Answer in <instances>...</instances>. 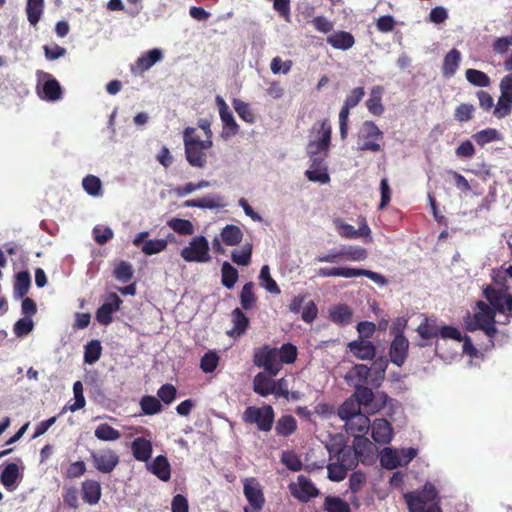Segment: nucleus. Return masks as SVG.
<instances>
[{
  "instance_id": "a211bd4d",
  "label": "nucleus",
  "mask_w": 512,
  "mask_h": 512,
  "mask_svg": "<svg viewBox=\"0 0 512 512\" xmlns=\"http://www.w3.org/2000/svg\"><path fill=\"white\" fill-rule=\"evenodd\" d=\"M95 468L102 473H110L119 463V456L113 450H104L91 455Z\"/></svg>"
},
{
  "instance_id": "72a5a7b5",
  "label": "nucleus",
  "mask_w": 512,
  "mask_h": 512,
  "mask_svg": "<svg viewBox=\"0 0 512 512\" xmlns=\"http://www.w3.org/2000/svg\"><path fill=\"white\" fill-rule=\"evenodd\" d=\"M221 239L228 246H234L241 242L243 233L236 225H226L221 231Z\"/></svg>"
},
{
  "instance_id": "7c9ffc66",
  "label": "nucleus",
  "mask_w": 512,
  "mask_h": 512,
  "mask_svg": "<svg viewBox=\"0 0 512 512\" xmlns=\"http://www.w3.org/2000/svg\"><path fill=\"white\" fill-rule=\"evenodd\" d=\"M253 389L255 393L266 397L275 391V381L270 379L264 373H258L253 380Z\"/></svg>"
},
{
  "instance_id": "e433bc0d",
  "label": "nucleus",
  "mask_w": 512,
  "mask_h": 512,
  "mask_svg": "<svg viewBox=\"0 0 512 512\" xmlns=\"http://www.w3.org/2000/svg\"><path fill=\"white\" fill-rule=\"evenodd\" d=\"M362 413L359 403L351 396L338 409V415L343 421Z\"/></svg>"
},
{
  "instance_id": "412c9836",
  "label": "nucleus",
  "mask_w": 512,
  "mask_h": 512,
  "mask_svg": "<svg viewBox=\"0 0 512 512\" xmlns=\"http://www.w3.org/2000/svg\"><path fill=\"white\" fill-rule=\"evenodd\" d=\"M371 436L376 443L388 444L393 437V428L391 424L383 418L375 419L371 425Z\"/></svg>"
},
{
  "instance_id": "864d4df0",
  "label": "nucleus",
  "mask_w": 512,
  "mask_h": 512,
  "mask_svg": "<svg viewBox=\"0 0 512 512\" xmlns=\"http://www.w3.org/2000/svg\"><path fill=\"white\" fill-rule=\"evenodd\" d=\"M319 277H344L352 278V268L350 267H323L317 272Z\"/></svg>"
},
{
  "instance_id": "37998d69",
  "label": "nucleus",
  "mask_w": 512,
  "mask_h": 512,
  "mask_svg": "<svg viewBox=\"0 0 512 512\" xmlns=\"http://www.w3.org/2000/svg\"><path fill=\"white\" fill-rule=\"evenodd\" d=\"M259 280L261 286L272 294H280V288L278 287L275 280L270 275V268L268 265L262 266L259 274Z\"/></svg>"
},
{
  "instance_id": "aec40b11",
  "label": "nucleus",
  "mask_w": 512,
  "mask_h": 512,
  "mask_svg": "<svg viewBox=\"0 0 512 512\" xmlns=\"http://www.w3.org/2000/svg\"><path fill=\"white\" fill-rule=\"evenodd\" d=\"M483 294H484L485 298L487 299L490 308L495 313H499V314L506 313V307H507L510 295L506 294L503 291L497 290L492 286H487L484 289Z\"/></svg>"
},
{
  "instance_id": "13d9d810",
  "label": "nucleus",
  "mask_w": 512,
  "mask_h": 512,
  "mask_svg": "<svg viewBox=\"0 0 512 512\" xmlns=\"http://www.w3.org/2000/svg\"><path fill=\"white\" fill-rule=\"evenodd\" d=\"M466 79L471 84L478 87H487L490 84V78L484 72L476 69L466 70Z\"/></svg>"
},
{
  "instance_id": "ea45409f",
  "label": "nucleus",
  "mask_w": 512,
  "mask_h": 512,
  "mask_svg": "<svg viewBox=\"0 0 512 512\" xmlns=\"http://www.w3.org/2000/svg\"><path fill=\"white\" fill-rule=\"evenodd\" d=\"M82 187L84 191L92 197L102 196V182L100 178L94 175H87L82 180Z\"/></svg>"
},
{
  "instance_id": "20e7f679",
  "label": "nucleus",
  "mask_w": 512,
  "mask_h": 512,
  "mask_svg": "<svg viewBox=\"0 0 512 512\" xmlns=\"http://www.w3.org/2000/svg\"><path fill=\"white\" fill-rule=\"evenodd\" d=\"M180 256L188 263L210 262V246L207 238L203 235L192 237L188 244L181 249Z\"/></svg>"
},
{
  "instance_id": "c03bdc74",
  "label": "nucleus",
  "mask_w": 512,
  "mask_h": 512,
  "mask_svg": "<svg viewBox=\"0 0 512 512\" xmlns=\"http://www.w3.org/2000/svg\"><path fill=\"white\" fill-rule=\"evenodd\" d=\"M221 282L227 289H232L238 280V271L230 263L224 262L221 268Z\"/></svg>"
},
{
  "instance_id": "f03ea898",
  "label": "nucleus",
  "mask_w": 512,
  "mask_h": 512,
  "mask_svg": "<svg viewBox=\"0 0 512 512\" xmlns=\"http://www.w3.org/2000/svg\"><path fill=\"white\" fill-rule=\"evenodd\" d=\"M495 316L496 313L487 303L478 301L474 313H467L464 318L466 329L471 332L478 329L482 330L492 339L497 333Z\"/></svg>"
},
{
  "instance_id": "5701e85b",
  "label": "nucleus",
  "mask_w": 512,
  "mask_h": 512,
  "mask_svg": "<svg viewBox=\"0 0 512 512\" xmlns=\"http://www.w3.org/2000/svg\"><path fill=\"white\" fill-rule=\"evenodd\" d=\"M348 347L360 360H371L376 354V347L370 340L357 339L350 342Z\"/></svg>"
},
{
  "instance_id": "1a4fd4ad",
  "label": "nucleus",
  "mask_w": 512,
  "mask_h": 512,
  "mask_svg": "<svg viewBox=\"0 0 512 512\" xmlns=\"http://www.w3.org/2000/svg\"><path fill=\"white\" fill-rule=\"evenodd\" d=\"M37 77V90L42 99L55 102L62 98V88L59 82L51 74L38 71Z\"/></svg>"
},
{
  "instance_id": "49530a36",
  "label": "nucleus",
  "mask_w": 512,
  "mask_h": 512,
  "mask_svg": "<svg viewBox=\"0 0 512 512\" xmlns=\"http://www.w3.org/2000/svg\"><path fill=\"white\" fill-rule=\"evenodd\" d=\"M352 317L351 309L346 305H337L330 309V318L337 324H348Z\"/></svg>"
},
{
  "instance_id": "b1692460",
  "label": "nucleus",
  "mask_w": 512,
  "mask_h": 512,
  "mask_svg": "<svg viewBox=\"0 0 512 512\" xmlns=\"http://www.w3.org/2000/svg\"><path fill=\"white\" fill-rule=\"evenodd\" d=\"M131 451L137 461L147 463L153 451L151 440L145 437L135 438L131 443Z\"/></svg>"
},
{
  "instance_id": "c9c22d12",
  "label": "nucleus",
  "mask_w": 512,
  "mask_h": 512,
  "mask_svg": "<svg viewBox=\"0 0 512 512\" xmlns=\"http://www.w3.org/2000/svg\"><path fill=\"white\" fill-rule=\"evenodd\" d=\"M297 428V421L291 415H284L280 417L276 423L275 430L280 436H289L295 432Z\"/></svg>"
},
{
  "instance_id": "f3484780",
  "label": "nucleus",
  "mask_w": 512,
  "mask_h": 512,
  "mask_svg": "<svg viewBox=\"0 0 512 512\" xmlns=\"http://www.w3.org/2000/svg\"><path fill=\"white\" fill-rule=\"evenodd\" d=\"M408 348L409 341L405 335L394 336L389 348L391 362L401 367L407 359Z\"/></svg>"
},
{
  "instance_id": "5fc2aeb1",
  "label": "nucleus",
  "mask_w": 512,
  "mask_h": 512,
  "mask_svg": "<svg viewBox=\"0 0 512 512\" xmlns=\"http://www.w3.org/2000/svg\"><path fill=\"white\" fill-rule=\"evenodd\" d=\"M198 200L201 209H219L226 206L224 198L219 194H208Z\"/></svg>"
},
{
  "instance_id": "f257e3e1",
  "label": "nucleus",
  "mask_w": 512,
  "mask_h": 512,
  "mask_svg": "<svg viewBox=\"0 0 512 512\" xmlns=\"http://www.w3.org/2000/svg\"><path fill=\"white\" fill-rule=\"evenodd\" d=\"M183 143L187 162L195 168L202 169L207 164V151L212 147V140H202L194 127L183 131Z\"/></svg>"
},
{
  "instance_id": "2eb2a0df",
  "label": "nucleus",
  "mask_w": 512,
  "mask_h": 512,
  "mask_svg": "<svg viewBox=\"0 0 512 512\" xmlns=\"http://www.w3.org/2000/svg\"><path fill=\"white\" fill-rule=\"evenodd\" d=\"M216 102L219 107L220 119L223 123L221 137L224 139L231 138L238 133L239 126L236 123L232 113L229 111L226 102L220 96L216 97Z\"/></svg>"
},
{
  "instance_id": "6ab92c4d",
  "label": "nucleus",
  "mask_w": 512,
  "mask_h": 512,
  "mask_svg": "<svg viewBox=\"0 0 512 512\" xmlns=\"http://www.w3.org/2000/svg\"><path fill=\"white\" fill-rule=\"evenodd\" d=\"M163 53L159 48L151 49L139 56L135 64L131 67V72L140 75L149 70L157 62L161 61Z\"/></svg>"
},
{
  "instance_id": "39448f33",
  "label": "nucleus",
  "mask_w": 512,
  "mask_h": 512,
  "mask_svg": "<svg viewBox=\"0 0 512 512\" xmlns=\"http://www.w3.org/2000/svg\"><path fill=\"white\" fill-rule=\"evenodd\" d=\"M355 392L352 397L359 403L360 408L363 407L367 413L375 414L379 412L388 401V396L383 392L376 394L373 391L358 383H353Z\"/></svg>"
},
{
  "instance_id": "c85d7f7f",
  "label": "nucleus",
  "mask_w": 512,
  "mask_h": 512,
  "mask_svg": "<svg viewBox=\"0 0 512 512\" xmlns=\"http://www.w3.org/2000/svg\"><path fill=\"white\" fill-rule=\"evenodd\" d=\"M383 92L384 88L382 86H374L371 89L370 98L366 102L368 111L375 116H380L384 112V107L381 102Z\"/></svg>"
},
{
  "instance_id": "052dcab7",
  "label": "nucleus",
  "mask_w": 512,
  "mask_h": 512,
  "mask_svg": "<svg viewBox=\"0 0 512 512\" xmlns=\"http://www.w3.org/2000/svg\"><path fill=\"white\" fill-rule=\"evenodd\" d=\"M233 108L239 115L241 119H243L247 123H254L255 117L248 103L240 100L234 99Z\"/></svg>"
},
{
  "instance_id": "cd10ccee",
  "label": "nucleus",
  "mask_w": 512,
  "mask_h": 512,
  "mask_svg": "<svg viewBox=\"0 0 512 512\" xmlns=\"http://www.w3.org/2000/svg\"><path fill=\"white\" fill-rule=\"evenodd\" d=\"M82 498L89 505H95L101 498V485L95 480H86L82 483Z\"/></svg>"
},
{
  "instance_id": "ddd939ff",
  "label": "nucleus",
  "mask_w": 512,
  "mask_h": 512,
  "mask_svg": "<svg viewBox=\"0 0 512 512\" xmlns=\"http://www.w3.org/2000/svg\"><path fill=\"white\" fill-rule=\"evenodd\" d=\"M310 165L305 172V176L311 182L319 184H328L330 182V176L328 173V167L326 165V157L321 155H308Z\"/></svg>"
},
{
  "instance_id": "393cba45",
  "label": "nucleus",
  "mask_w": 512,
  "mask_h": 512,
  "mask_svg": "<svg viewBox=\"0 0 512 512\" xmlns=\"http://www.w3.org/2000/svg\"><path fill=\"white\" fill-rule=\"evenodd\" d=\"M409 495H414L423 502V510L427 509L432 503H438V491L435 486L427 482L421 491H414L404 494V499L409 506Z\"/></svg>"
},
{
  "instance_id": "4d7b16f0",
  "label": "nucleus",
  "mask_w": 512,
  "mask_h": 512,
  "mask_svg": "<svg viewBox=\"0 0 512 512\" xmlns=\"http://www.w3.org/2000/svg\"><path fill=\"white\" fill-rule=\"evenodd\" d=\"M512 111V99L500 95L494 107L493 114L496 118L502 119L508 116Z\"/></svg>"
},
{
  "instance_id": "0eeeda50",
  "label": "nucleus",
  "mask_w": 512,
  "mask_h": 512,
  "mask_svg": "<svg viewBox=\"0 0 512 512\" xmlns=\"http://www.w3.org/2000/svg\"><path fill=\"white\" fill-rule=\"evenodd\" d=\"M383 139V132L372 121L363 122L358 133L359 149L362 151L379 152L380 142Z\"/></svg>"
},
{
  "instance_id": "09e8293b",
  "label": "nucleus",
  "mask_w": 512,
  "mask_h": 512,
  "mask_svg": "<svg viewBox=\"0 0 512 512\" xmlns=\"http://www.w3.org/2000/svg\"><path fill=\"white\" fill-rule=\"evenodd\" d=\"M95 437L102 441H116L121 437L118 430L104 423L96 427L94 431Z\"/></svg>"
},
{
  "instance_id": "a878e982",
  "label": "nucleus",
  "mask_w": 512,
  "mask_h": 512,
  "mask_svg": "<svg viewBox=\"0 0 512 512\" xmlns=\"http://www.w3.org/2000/svg\"><path fill=\"white\" fill-rule=\"evenodd\" d=\"M20 478L19 467L15 463H9L0 474V482L8 491L18 487Z\"/></svg>"
},
{
  "instance_id": "f704fd0d",
  "label": "nucleus",
  "mask_w": 512,
  "mask_h": 512,
  "mask_svg": "<svg viewBox=\"0 0 512 512\" xmlns=\"http://www.w3.org/2000/svg\"><path fill=\"white\" fill-rule=\"evenodd\" d=\"M44 10V0H27L26 13L27 19L32 26H35Z\"/></svg>"
},
{
  "instance_id": "bf43d9fd",
  "label": "nucleus",
  "mask_w": 512,
  "mask_h": 512,
  "mask_svg": "<svg viewBox=\"0 0 512 512\" xmlns=\"http://www.w3.org/2000/svg\"><path fill=\"white\" fill-rule=\"evenodd\" d=\"M101 356V345L97 340L89 342L85 346L84 361L87 364H94Z\"/></svg>"
},
{
  "instance_id": "2f4dec72",
  "label": "nucleus",
  "mask_w": 512,
  "mask_h": 512,
  "mask_svg": "<svg viewBox=\"0 0 512 512\" xmlns=\"http://www.w3.org/2000/svg\"><path fill=\"white\" fill-rule=\"evenodd\" d=\"M359 460V456L350 447H343L337 451V462L346 470L353 469Z\"/></svg>"
},
{
  "instance_id": "473e14b6",
  "label": "nucleus",
  "mask_w": 512,
  "mask_h": 512,
  "mask_svg": "<svg viewBox=\"0 0 512 512\" xmlns=\"http://www.w3.org/2000/svg\"><path fill=\"white\" fill-rule=\"evenodd\" d=\"M370 374V368L364 364L355 365L351 371L346 375L345 379L349 385L353 386V383L362 385Z\"/></svg>"
},
{
  "instance_id": "4c0bfd02",
  "label": "nucleus",
  "mask_w": 512,
  "mask_h": 512,
  "mask_svg": "<svg viewBox=\"0 0 512 512\" xmlns=\"http://www.w3.org/2000/svg\"><path fill=\"white\" fill-rule=\"evenodd\" d=\"M232 322L234 326L229 335L240 336L246 331L249 320L239 308H235L232 311Z\"/></svg>"
},
{
  "instance_id": "69168bd1",
  "label": "nucleus",
  "mask_w": 512,
  "mask_h": 512,
  "mask_svg": "<svg viewBox=\"0 0 512 512\" xmlns=\"http://www.w3.org/2000/svg\"><path fill=\"white\" fill-rule=\"evenodd\" d=\"M219 356L213 352L209 351L201 358L200 368L204 373H212L218 366Z\"/></svg>"
},
{
  "instance_id": "e2e57ef3",
  "label": "nucleus",
  "mask_w": 512,
  "mask_h": 512,
  "mask_svg": "<svg viewBox=\"0 0 512 512\" xmlns=\"http://www.w3.org/2000/svg\"><path fill=\"white\" fill-rule=\"evenodd\" d=\"M409 512H441L439 503H432L423 510V502L414 495H409Z\"/></svg>"
},
{
  "instance_id": "0e129e2a",
  "label": "nucleus",
  "mask_w": 512,
  "mask_h": 512,
  "mask_svg": "<svg viewBox=\"0 0 512 512\" xmlns=\"http://www.w3.org/2000/svg\"><path fill=\"white\" fill-rule=\"evenodd\" d=\"M325 509L328 512H350V507L344 500L332 496L326 497Z\"/></svg>"
},
{
  "instance_id": "7ed1b4c3",
  "label": "nucleus",
  "mask_w": 512,
  "mask_h": 512,
  "mask_svg": "<svg viewBox=\"0 0 512 512\" xmlns=\"http://www.w3.org/2000/svg\"><path fill=\"white\" fill-rule=\"evenodd\" d=\"M332 128L328 120L324 119L313 126L310 140L307 145L308 155L328 156L331 143Z\"/></svg>"
},
{
  "instance_id": "bb28decb",
  "label": "nucleus",
  "mask_w": 512,
  "mask_h": 512,
  "mask_svg": "<svg viewBox=\"0 0 512 512\" xmlns=\"http://www.w3.org/2000/svg\"><path fill=\"white\" fill-rule=\"evenodd\" d=\"M326 41L333 48L344 51L352 48L355 44L353 35L346 31L333 32L327 37Z\"/></svg>"
},
{
  "instance_id": "4be33fe9",
  "label": "nucleus",
  "mask_w": 512,
  "mask_h": 512,
  "mask_svg": "<svg viewBox=\"0 0 512 512\" xmlns=\"http://www.w3.org/2000/svg\"><path fill=\"white\" fill-rule=\"evenodd\" d=\"M146 468L161 481H168L171 477V466L168 459L158 455L151 462H147Z\"/></svg>"
},
{
  "instance_id": "a19ab883",
  "label": "nucleus",
  "mask_w": 512,
  "mask_h": 512,
  "mask_svg": "<svg viewBox=\"0 0 512 512\" xmlns=\"http://www.w3.org/2000/svg\"><path fill=\"white\" fill-rule=\"evenodd\" d=\"M168 246V238L167 239H149L146 240L141 246V251L146 256H151L155 254H159L166 250Z\"/></svg>"
},
{
  "instance_id": "9d476101",
  "label": "nucleus",
  "mask_w": 512,
  "mask_h": 512,
  "mask_svg": "<svg viewBox=\"0 0 512 512\" xmlns=\"http://www.w3.org/2000/svg\"><path fill=\"white\" fill-rule=\"evenodd\" d=\"M370 425L369 418L365 414L360 413L345 421V430L356 438V445L364 444L365 446H370V440L364 437L368 433Z\"/></svg>"
},
{
  "instance_id": "58836bf2",
  "label": "nucleus",
  "mask_w": 512,
  "mask_h": 512,
  "mask_svg": "<svg viewBox=\"0 0 512 512\" xmlns=\"http://www.w3.org/2000/svg\"><path fill=\"white\" fill-rule=\"evenodd\" d=\"M167 226L180 235H192L195 231L191 221L181 218H171L167 221Z\"/></svg>"
},
{
  "instance_id": "a18cd8bd",
  "label": "nucleus",
  "mask_w": 512,
  "mask_h": 512,
  "mask_svg": "<svg viewBox=\"0 0 512 512\" xmlns=\"http://www.w3.org/2000/svg\"><path fill=\"white\" fill-rule=\"evenodd\" d=\"M473 138L478 145L484 146L488 143L502 140V135L494 128H487L475 133Z\"/></svg>"
},
{
  "instance_id": "79ce46f5",
  "label": "nucleus",
  "mask_w": 512,
  "mask_h": 512,
  "mask_svg": "<svg viewBox=\"0 0 512 512\" xmlns=\"http://www.w3.org/2000/svg\"><path fill=\"white\" fill-rule=\"evenodd\" d=\"M399 461L400 458L398 450L387 447L380 453V463L386 469L392 470L397 468L400 463Z\"/></svg>"
},
{
  "instance_id": "3c124183",
  "label": "nucleus",
  "mask_w": 512,
  "mask_h": 512,
  "mask_svg": "<svg viewBox=\"0 0 512 512\" xmlns=\"http://www.w3.org/2000/svg\"><path fill=\"white\" fill-rule=\"evenodd\" d=\"M140 407L144 415H154L162 410L160 401L154 396H143L140 400Z\"/></svg>"
},
{
  "instance_id": "f8f14e48",
  "label": "nucleus",
  "mask_w": 512,
  "mask_h": 512,
  "mask_svg": "<svg viewBox=\"0 0 512 512\" xmlns=\"http://www.w3.org/2000/svg\"><path fill=\"white\" fill-rule=\"evenodd\" d=\"M244 495L249 502L245 512H260L264 506L265 499L259 482L255 478H247L244 481Z\"/></svg>"
},
{
  "instance_id": "423d86ee",
  "label": "nucleus",
  "mask_w": 512,
  "mask_h": 512,
  "mask_svg": "<svg viewBox=\"0 0 512 512\" xmlns=\"http://www.w3.org/2000/svg\"><path fill=\"white\" fill-rule=\"evenodd\" d=\"M275 413L270 405L262 407L249 406L245 409L242 419L247 424H255L262 432H269L274 423Z\"/></svg>"
},
{
  "instance_id": "603ef678",
  "label": "nucleus",
  "mask_w": 512,
  "mask_h": 512,
  "mask_svg": "<svg viewBox=\"0 0 512 512\" xmlns=\"http://www.w3.org/2000/svg\"><path fill=\"white\" fill-rule=\"evenodd\" d=\"M254 284L252 282L246 283L240 293V303L243 309L249 310L255 306L256 296L253 292Z\"/></svg>"
},
{
  "instance_id": "dca6fc26",
  "label": "nucleus",
  "mask_w": 512,
  "mask_h": 512,
  "mask_svg": "<svg viewBox=\"0 0 512 512\" xmlns=\"http://www.w3.org/2000/svg\"><path fill=\"white\" fill-rule=\"evenodd\" d=\"M122 300L116 293L107 296L105 302L98 308L96 319L102 325H108L112 322V314L119 310Z\"/></svg>"
},
{
  "instance_id": "6e6d98bb",
  "label": "nucleus",
  "mask_w": 512,
  "mask_h": 512,
  "mask_svg": "<svg viewBox=\"0 0 512 512\" xmlns=\"http://www.w3.org/2000/svg\"><path fill=\"white\" fill-rule=\"evenodd\" d=\"M252 245L246 244L241 250H233L231 253L232 261L237 265L247 266L251 262Z\"/></svg>"
},
{
  "instance_id": "338daca9",
  "label": "nucleus",
  "mask_w": 512,
  "mask_h": 512,
  "mask_svg": "<svg viewBox=\"0 0 512 512\" xmlns=\"http://www.w3.org/2000/svg\"><path fill=\"white\" fill-rule=\"evenodd\" d=\"M279 359L281 361V364H291L293 363L297 358V348L296 346L287 343L283 344L279 349Z\"/></svg>"
},
{
  "instance_id": "680f3d73",
  "label": "nucleus",
  "mask_w": 512,
  "mask_h": 512,
  "mask_svg": "<svg viewBox=\"0 0 512 512\" xmlns=\"http://www.w3.org/2000/svg\"><path fill=\"white\" fill-rule=\"evenodd\" d=\"M73 394L75 402L67 407V409L71 412L82 409L86 404V400L83 394V385L80 381H76L73 384Z\"/></svg>"
},
{
  "instance_id": "4468645a",
  "label": "nucleus",
  "mask_w": 512,
  "mask_h": 512,
  "mask_svg": "<svg viewBox=\"0 0 512 512\" xmlns=\"http://www.w3.org/2000/svg\"><path fill=\"white\" fill-rule=\"evenodd\" d=\"M292 496L301 502H308L319 495V490L307 477L300 475L297 481L289 485Z\"/></svg>"
},
{
  "instance_id": "c756f323",
  "label": "nucleus",
  "mask_w": 512,
  "mask_h": 512,
  "mask_svg": "<svg viewBox=\"0 0 512 512\" xmlns=\"http://www.w3.org/2000/svg\"><path fill=\"white\" fill-rule=\"evenodd\" d=\"M461 61V53L457 49L450 50L444 57L442 73L446 78L452 77L460 64Z\"/></svg>"
},
{
  "instance_id": "774afa93",
  "label": "nucleus",
  "mask_w": 512,
  "mask_h": 512,
  "mask_svg": "<svg viewBox=\"0 0 512 512\" xmlns=\"http://www.w3.org/2000/svg\"><path fill=\"white\" fill-rule=\"evenodd\" d=\"M492 49L497 55L507 54L512 49V34L496 38L492 43Z\"/></svg>"
},
{
  "instance_id": "de8ad7c7",
  "label": "nucleus",
  "mask_w": 512,
  "mask_h": 512,
  "mask_svg": "<svg viewBox=\"0 0 512 512\" xmlns=\"http://www.w3.org/2000/svg\"><path fill=\"white\" fill-rule=\"evenodd\" d=\"M343 259L353 262L364 261L368 257L367 250L360 246H344L341 248Z\"/></svg>"
},
{
  "instance_id": "9b49d317",
  "label": "nucleus",
  "mask_w": 512,
  "mask_h": 512,
  "mask_svg": "<svg viewBox=\"0 0 512 512\" xmlns=\"http://www.w3.org/2000/svg\"><path fill=\"white\" fill-rule=\"evenodd\" d=\"M333 225L340 237L345 239L364 238L367 242H371V229L365 219H361L359 228L355 229L352 225L344 222L341 218H335Z\"/></svg>"
},
{
  "instance_id": "6e6552de",
  "label": "nucleus",
  "mask_w": 512,
  "mask_h": 512,
  "mask_svg": "<svg viewBox=\"0 0 512 512\" xmlns=\"http://www.w3.org/2000/svg\"><path fill=\"white\" fill-rule=\"evenodd\" d=\"M253 362L257 367L264 368L270 376H276L282 368L277 348L263 346L254 353Z\"/></svg>"
},
{
  "instance_id": "8fccbe9b",
  "label": "nucleus",
  "mask_w": 512,
  "mask_h": 512,
  "mask_svg": "<svg viewBox=\"0 0 512 512\" xmlns=\"http://www.w3.org/2000/svg\"><path fill=\"white\" fill-rule=\"evenodd\" d=\"M30 282L31 279L28 272H19L16 275L14 284V296L16 298H23L28 292Z\"/></svg>"
}]
</instances>
